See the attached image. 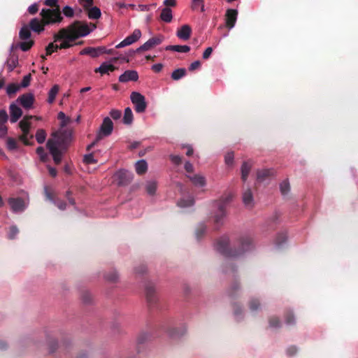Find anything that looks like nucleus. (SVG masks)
<instances>
[{
    "label": "nucleus",
    "mask_w": 358,
    "mask_h": 358,
    "mask_svg": "<svg viewBox=\"0 0 358 358\" xmlns=\"http://www.w3.org/2000/svg\"><path fill=\"white\" fill-rule=\"evenodd\" d=\"M287 234L285 232H282L278 234L276 239H275V243L277 245L280 246L282 243H284L287 240Z\"/></svg>",
    "instance_id": "nucleus-44"
},
{
    "label": "nucleus",
    "mask_w": 358,
    "mask_h": 358,
    "mask_svg": "<svg viewBox=\"0 0 358 358\" xmlns=\"http://www.w3.org/2000/svg\"><path fill=\"white\" fill-rule=\"evenodd\" d=\"M206 230V227L204 224H200L196 231V238L199 239L204 234Z\"/></svg>",
    "instance_id": "nucleus-51"
},
{
    "label": "nucleus",
    "mask_w": 358,
    "mask_h": 358,
    "mask_svg": "<svg viewBox=\"0 0 358 358\" xmlns=\"http://www.w3.org/2000/svg\"><path fill=\"white\" fill-rule=\"evenodd\" d=\"M187 71L185 68H180L174 70L171 73V78L173 80H178L185 76Z\"/></svg>",
    "instance_id": "nucleus-29"
},
{
    "label": "nucleus",
    "mask_w": 358,
    "mask_h": 358,
    "mask_svg": "<svg viewBox=\"0 0 358 358\" xmlns=\"http://www.w3.org/2000/svg\"><path fill=\"white\" fill-rule=\"evenodd\" d=\"M83 162L86 164H94L97 161L94 158L93 154L85 155L83 158Z\"/></svg>",
    "instance_id": "nucleus-47"
},
{
    "label": "nucleus",
    "mask_w": 358,
    "mask_h": 358,
    "mask_svg": "<svg viewBox=\"0 0 358 358\" xmlns=\"http://www.w3.org/2000/svg\"><path fill=\"white\" fill-rule=\"evenodd\" d=\"M241 289L240 283L238 281H234L229 287L227 290V294L230 297H235L238 293V292Z\"/></svg>",
    "instance_id": "nucleus-28"
},
{
    "label": "nucleus",
    "mask_w": 358,
    "mask_h": 358,
    "mask_svg": "<svg viewBox=\"0 0 358 358\" xmlns=\"http://www.w3.org/2000/svg\"><path fill=\"white\" fill-rule=\"evenodd\" d=\"M162 36L152 37L136 49V52L147 51L162 43Z\"/></svg>",
    "instance_id": "nucleus-12"
},
{
    "label": "nucleus",
    "mask_w": 358,
    "mask_h": 358,
    "mask_svg": "<svg viewBox=\"0 0 358 358\" xmlns=\"http://www.w3.org/2000/svg\"><path fill=\"white\" fill-rule=\"evenodd\" d=\"M156 6V3H152L150 5L139 4L138 6V8L141 11H148L150 10L151 8H155Z\"/></svg>",
    "instance_id": "nucleus-58"
},
{
    "label": "nucleus",
    "mask_w": 358,
    "mask_h": 358,
    "mask_svg": "<svg viewBox=\"0 0 358 358\" xmlns=\"http://www.w3.org/2000/svg\"><path fill=\"white\" fill-rule=\"evenodd\" d=\"M34 44V41L30 40L29 41L21 42L19 44V47L22 51H28Z\"/></svg>",
    "instance_id": "nucleus-42"
},
{
    "label": "nucleus",
    "mask_w": 358,
    "mask_h": 358,
    "mask_svg": "<svg viewBox=\"0 0 358 358\" xmlns=\"http://www.w3.org/2000/svg\"><path fill=\"white\" fill-rule=\"evenodd\" d=\"M280 192L283 195H285L289 191V184L287 181H283L280 185Z\"/></svg>",
    "instance_id": "nucleus-49"
},
{
    "label": "nucleus",
    "mask_w": 358,
    "mask_h": 358,
    "mask_svg": "<svg viewBox=\"0 0 358 358\" xmlns=\"http://www.w3.org/2000/svg\"><path fill=\"white\" fill-rule=\"evenodd\" d=\"M237 248H229V239L227 236L219 238L216 243V250L227 257H236L253 248L252 238L247 235L241 236L237 240Z\"/></svg>",
    "instance_id": "nucleus-1"
},
{
    "label": "nucleus",
    "mask_w": 358,
    "mask_h": 358,
    "mask_svg": "<svg viewBox=\"0 0 358 358\" xmlns=\"http://www.w3.org/2000/svg\"><path fill=\"white\" fill-rule=\"evenodd\" d=\"M252 165L253 164L251 160H248L243 163L241 166V179L243 182L246 181Z\"/></svg>",
    "instance_id": "nucleus-20"
},
{
    "label": "nucleus",
    "mask_w": 358,
    "mask_h": 358,
    "mask_svg": "<svg viewBox=\"0 0 358 358\" xmlns=\"http://www.w3.org/2000/svg\"><path fill=\"white\" fill-rule=\"evenodd\" d=\"M284 317L285 320V322L288 325H293L295 324V317L293 312L290 310H287L285 311Z\"/></svg>",
    "instance_id": "nucleus-34"
},
{
    "label": "nucleus",
    "mask_w": 358,
    "mask_h": 358,
    "mask_svg": "<svg viewBox=\"0 0 358 358\" xmlns=\"http://www.w3.org/2000/svg\"><path fill=\"white\" fill-rule=\"evenodd\" d=\"M84 10L87 11V16L91 20H98L101 16V10L96 6L92 7V6Z\"/></svg>",
    "instance_id": "nucleus-21"
},
{
    "label": "nucleus",
    "mask_w": 358,
    "mask_h": 358,
    "mask_svg": "<svg viewBox=\"0 0 358 358\" xmlns=\"http://www.w3.org/2000/svg\"><path fill=\"white\" fill-rule=\"evenodd\" d=\"M149 338V335L147 333L143 332L139 334V336L137 338V343L138 344H142L144 342H145Z\"/></svg>",
    "instance_id": "nucleus-57"
},
{
    "label": "nucleus",
    "mask_w": 358,
    "mask_h": 358,
    "mask_svg": "<svg viewBox=\"0 0 358 358\" xmlns=\"http://www.w3.org/2000/svg\"><path fill=\"white\" fill-rule=\"evenodd\" d=\"M191 182L196 186L203 187L206 185V179L203 176L200 175H194L193 176H188Z\"/></svg>",
    "instance_id": "nucleus-25"
},
{
    "label": "nucleus",
    "mask_w": 358,
    "mask_h": 358,
    "mask_svg": "<svg viewBox=\"0 0 358 358\" xmlns=\"http://www.w3.org/2000/svg\"><path fill=\"white\" fill-rule=\"evenodd\" d=\"M32 118V116H25L19 123V126L22 131V134L20 136V140L23 142L26 145H31L32 143H30L28 138L29 134L30 122L29 120Z\"/></svg>",
    "instance_id": "nucleus-7"
},
{
    "label": "nucleus",
    "mask_w": 358,
    "mask_h": 358,
    "mask_svg": "<svg viewBox=\"0 0 358 358\" xmlns=\"http://www.w3.org/2000/svg\"><path fill=\"white\" fill-rule=\"evenodd\" d=\"M8 120V115L4 110H0V124L5 125L4 124Z\"/></svg>",
    "instance_id": "nucleus-60"
},
{
    "label": "nucleus",
    "mask_w": 358,
    "mask_h": 358,
    "mask_svg": "<svg viewBox=\"0 0 358 358\" xmlns=\"http://www.w3.org/2000/svg\"><path fill=\"white\" fill-rule=\"evenodd\" d=\"M248 306L251 311H256L259 309L261 303L259 299L252 298L248 302Z\"/></svg>",
    "instance_id": "nucleus-35"
},
{
    "label": "nucleus",
    "mask_w": 358,
    "mask_h": 358,
    "mask_svg": "<svg viewBox=\"0 0 358 358\" xmlns=\"http://www.w3.org/2000/svg\"><path fill=\"white\" fill-rule=\"evenodd\" d=\"M80 55H90L92 57H97L99 56V52H97V49H95V48H85L83 49L80 51Z\"/></svg>",
    "instance_id": "nucleus-36"
},
{
    "label": "nucleus",
    "mask_w": 358,
    "mask_h": 358,
    "mask_svg": "<svg viewBox=\"0 0 358 358\" xmlns=\"http://www.w3.org/2000/svg\"><path fill=\"white\" fill-rule=\"evenodd\" d=\"M238 16V11L236 9H228L225 14L226 26L229 29L234 27Z\"/></svg>",
    "instance_id": "nucleus-13"
},
{
    "label": "nucleus",
    "mask_w": 358,
    "mask_h": 358,
    "mask_svg": "<svg viewBox=\"0 0 358 358\" xmlns=\"http://www.w3.org/2000/svg\"><path fill=\"white\" fill-rule=\"evenodd\" d=\"M166 50L176 51V52H188L190 50V47L188 45H168L166 48Z\"/></svg>",
    "instance_id": "nucleus-27"
},
{
    "label": "nucleus",
    "mask_w": 358,
    "mask_h": 358,
    "mask_svg": "<svg viewBox=\"0 0 358 358\" xmlns=\"http://www.w3.org/2000/svg\"><path fill=\"white\" fill-rule=\"evenodd\" d=\"M58 50L57 45L54 44V43H50L45 48L46 55H50L52 52H57Z\"/></svg>",
    "instance_id": "nucleus-46"
},
{
    "label": "nucleus",
    "mask_w": 358,
    "mask_h": 358,
    "mask_svg": "<svg viewBox=\"0 0 358 358\" xmlns=\"http://www.w3.org/2000/svg\"><path fill=\"white\" fill-rule=\"evenodd\" d=\"M42 20L35 17L29 22V29L32 31L41 33L44 30L45 25L59 23L62 21L63 17L61 15V11L59 8L49 9L43 8L40 13Z\"/></svg>",
    "instance_id": "nucleus-3"
},
{
    "label": "nucleus",
    "mask_w": 358,
    "mask_h": 358,
    "mask_svg": "<svg viewBox=\"0 0 358 358\" xmlns=\"http://www.w3.org/2000/svg\"><path fill=\"white\" fill-rule=\"evenodd\" d=\"M171 161L176 165H180L182 163V157L179 155H171Z\"/></svg>",
    "instance_id": "nucleus-59"
},
{
    "label": "nucleus",
    "mask_w": 358,
    "mask_h": 358,
    "mask_svg": "<svg viewBox=\"0 0 358 358\" xmlns=\"http://www.w3.org/2000/svg\"><path fill=\"white\" fill-rule=\"evenodd\" d=\"M234 152H229L225 156V162L227 165H231L233 163L234 160Z\"/></svg>",
    "instance_id": "nucleus-63"
},
{
    "label": "nucleus",
    "mask_w": 358,
    "mask_h": 358,
    "mask_svg": "<svg viewBox=\"0 0 358 358\" xmlns=\"http://www.w3.org/2000/svg\"><path fill=\"white\" fill-rule=\"evenodd\" d=\"M18 64L17 57H11L7 60V67L9 71H13Z\"/></svg>",
    "instance_id": "nucleus-38"
},
{
    "label": "nucleus",
    "mask_w": 358,
    "mask_h": 358,
    "mask_svg": "<svg viewBox=\"0 0 358 358\" xmlns=\"http://www.w3.org/2000/svg\"><path fill=\"white\" fill-rule=\"evenodd\" d=\"M230 200L231 196H227L226 197H222L215 202V206L217 208V211L214 216V223L215 224L216 229L223 224V219L226 216V206Z\"/></svg>",
    "instance_id": "nucleus-5"
},
{
    "label": "nucleus",
    "mask_w": 358,
    "mask_h": 358,
    "mask_svg": "<svg viewBox=\"0 0 358 358\" xmlns=\"http://www.w3.org/2000/svg\"><path fill=\"white\" fill-rule=\"evenodd\" d=\"M10 120L12 123L16 122L22 115V109L15 103L10 106Z\"/></svg>",
    "instance_id": "nucleus-18"
},
{
    "label": "nucleus",
    "mask_w": 358,
    "mask_h": 358,
    "mask_svg": "<svg viewBox=\"0 0 358 358\" xmlns=\"http://www.w3.org/2000/svg\"><path fill=\"white\" fill-rule=\"evenodd\" d=\"M36 153L39 155L41 160L45 162L47 157V154L43 147H38L36 149Z\"/></svg>",
    "instance_id": "nucleus-55"
},
{
    "label": "nucleus",
    "mask_w": 358,
    "mask_h": 358,
    "mask_svg": "<svg viewBox=\"0 0 358 358\" xmlns=\"http://www.w3.org/2000/svg\"><path fill=\"white\" fill-rule=\"evenodd\" d=\"M8 202L11 210L15 213L22 212L25 209L24 201L20 197L9 198Z\"/></svg>",
    "instance_id": "nucleus-11"
},
{
    "label": "nucleus",
    "mask_w": 358,
    "mask_h": 358,
    "mask_svg": "<svg viewBox=\"0 0 358 358\" xmlns=\"http://www.w3.org/2000/svg\"><path fill=\"white\" fill-rule=\"evenodd\" d=\"M157 182L155 181H149L146 185V191L150 195L155 194L157 190Z\"/></svg>",
    "instance_id": "nucleus-39"
},
{
    "label": "nucleus",
    "mask_w": 358,
    "mask_h": 358,
    "mask_svg": "<svg viewBox=\"0 0 358 358\" xmlns=\"http://www.w3.org/2000/svg\"><path fill=\"white\" fill-rule=\"evenodd\" d=\"M53 203L59 209L62 210L66 209V203L64 201L57 198L54 201Z\"/></svg>",
    "instance_id": "nucleus-50"
},
{
    "label": "nucleus",
    "mask_w": 358,
    "mask_h": 358,
    "mask_svg": "<svg viewBox=\"0 0 358 358\" xmlns=\"http://www.w3.org/2000/svg\"><path fill=\"white\" fill-rule=\"evenodd\" d=\"M130 99L132 103L134 105V109L136 113H142L145 111L147 103L143 95L139 92H133L131 94Z\"/></svg>",
    "instance_id": "nucleus-6"
},
{
    "label": "nucleus",
    "mask_w": 358,
    "mask_h": 358,
    "mask_svg": "<svg viewBox=\"0 0 358 358\" xmlns=\"http://www.w3.org/2000/svg\"><path fill=\"white\" fill-rule=\"evenodd\" d=\"M19 233V229L16 226H11L9 229L8 234V238L10 240L15 238L16 236Z\"/></svg>",
    "instance_id": "nucleus-45"
},
{
    "label": "nucleus",
    "mask_w": 358,
    "mask_h": 358,
    "mask_svg": "<svg viewBox=\"0 0 358 358\" xmlns=\"http://www.w3.org/2000/svg\"><path fill=\"white\" fill-rule=\"evenodd\" d=\"M243 201L246 206L252 207L253 206V196L250 188H248L243 192Z\"/></svg>",
    "instance_id": "nucleus-23"
},
{
    "label": "nucleus",
    "mask_w": 358,
    "mask_h": 358,
    "mask_svg": "<svg viewBox=\"0 0 358 358\" xmlns=\"http://www.w3.org/2000/svg\"><path fill=\"white\" fill-rule=\"evenodd\" d=\"M59 90V87L57 85H55L49 91L48 101L50 103L54 102L55 97Z\"/></svg>",
    "instance_id": "nucleus-31"
},
{
    "label": "nucleus",
    "mask_w": 358,
    "mask_h": 358,
    "mask_svg": "<svg viewBox=\"0 0 358 358\" xmlns=\"http://www.w3.org/2000/svg\"><path fill=\"white\" fill-rule=\"evenodd\" d=\"M17 101L20 103L22 106L24 108H30L34 101V96L31 93H26L20 96Z\"/></svg>",
    "instance_id": "nucleus-15"
},
{
    "label": "nucleus",
    "mask_w": 358,
    "mask_h": 358,
    "mask_svg": "<svg viewBox=\"0 0 358 358\" xmlns=\"http://www.w3.org/2000/svg\"><path fill=\"white\" fill-rule=\"evenodd\" d=\"M113 129V123L112 120L108 117H105L100 127L99 132L97 134V141H100L103 136L110 135Z\"/></svg>",
    "instance_id": "nucleus-8"
},
{
    "label": "nucleus",
    "mask_w": 358,
    "mask_h": 358,
    "mask_svg": "<svg viewBox=\"0 0 358 358\" xmlns=\"http://www.w3.org/2000/svg\"><path fill=\"white\" fill-rule=\"evenodd\" d=\"M110 117L115 120H119L121 116H122V113L120 110H117V109H113L110 110Z\"/></svg>",
    "instance_id": "nucleus-56"
},
{
    "label": "nucleus",
    "mask_w": 358,
    "mask_h": 358,
    "mask_svg": "<svg viewBox=\"0 0 358 358\" xmlns=\"http://www.w3.org/2000/svg\"><path fill=\"white\" fill-rule=\"evenodd\" d=\"M81 299L83 303H90L92 301V295L88 292H84L82 294Z\"/></svg>",
    "instance_id": "nucleus-54"
},
{
    "label": "nucleus",
    "mask_w": 358,
    "mask_h": 358,
    "mask_svg": "<svg viewBox=\"0 0 358 358\" xmlns=\"http://www.w3.org/2000/svg\"><path fill=\"white\" fill-rule=\"evenodd\" d=\"M46 136L47 134L45 131L43 129H40L36 131V139L38 143L41 144L45 142Z\"/></svg>",
    "instance_id": "nucleus-37"
},
{
    "label": "nucleus",
    "mask_w": 358,
    "mask_h": 358,
    "mask_svg": "<svg viewBox=\"0 0 358 358\" xmlns=\"http://www.w3.org/2000/svg\"><path fill=\"white\" fill-rule=\"evenodd\" d=\"M117 68L113 64L103 62L101 65L95 70V72H99L101 74H108L109 72L114 71Z\"/></svg>",
    "instance_id": "nucleus-22"
},
{
    "label": "nucleus",
    "mask_w": 358,
    "mask_h": 358,
    "mask_svg": "<svg viewBox=\"0 0 358 358\" xmlns=\"http://www.w3.org/2000/svg\"><path fill=\"white\" fill-rule=\"evenodd\" d=\"M160 19L164 22L169 23L172 21L173 15L171 8L165 7L162 10Z\"/></svg>",
    "instance_id": "nucleus-24"
},
{
    "label": "nucleus",
    "mask_w": 358,
    "mask_h": 358,
    "mask_svg": "<svg viewBox=\"0 0 358 358\" xmlns=\"http://www.w3.org/2000/svg\"><path fill=\"white\" fill-rule=\"evenodd\" d=\"M133 176L132 173L126 170H120L115 174V180L119 186L129 185L131 182Z\"/></svg>",
    "instance_id": "nucleus-9"
},
{
    "label": "nucleus",
    "mask_w": 358,
    "mask_h": 358,
    "mask_svg": "<svg viewBox=\"0 0 358 358\" xmlns=\"http://www.w3.org/2000/svg\"><path fill=\"white\" fill-rule=\"evenodd\" d=\"M20 89V86L16 83H10L6 87V93L9 96H12Z\"/></svg>",
    "instance_id": "nucleus-33"
},
{
    "label": "nucleus",
    "mask_w": 358,
    "mask_h": 358,
    "mask_svg": "<svg viewBox=\"0 0 358 358\" xmlns=\"http://www.w3.org/2000/svg\"><path fill=\"white\" fill-rule=\"evenodd\" d=\"M31 36L30 29L28 26H23L19 33V37L21 40H27Z\"/></svg>",
    "instance_id": "nucleus-32"
},
{
    "label": "nucleus",
    "mask_w": 358,
    "mask_h": 358,
    "mask_svg": "<svg viewBox=\"0 0 358 358\" xmlns=\"http://www.w3.org/2000/svg\"><path fill=\"white\" fill-rule=\"evenodd\" d=\"M138 79V72L134 70L125 71L119 77V81L120 83H127L129 81H137Z\"/></svg>",
    "instance_id": "nucleus-14"
},
{
    "label": "nucleus",
    "mask_w": 358,
    "mask_h": 358,
    "mask_svg": "<svg viewBox=\"0 0 358 358\" xmlns=\"http://www.w3.org/2000/svg\"><path fill=\"white\" fill-rule=\"evenodd\" d=\"M141 36V31L140 29H135L132 34L126 37L122 41L116 45V48H121L137 41Z\"/></svg>",
    "instance_id": "nucleus-10"
},
{
    "label": "nucleus",
    "mask_w": 358,
    "mask_h": 358,
    "mask_svg": "<svg viewBox=\"0 0 358 358\" xmlns=\"http://www.w3.org/2000/svg\"><path fill=\"white\" fill-rule=\"evenodd\" d=\"M63 40L64 41L60 45H57L58 49H66L73 46V44L71 43V42H73V41H69L68 39Z\"/></svg>",
    "instance_id": "nucleus-53"
},
{
    "label": "nucleus",
    "mask_w": 358,
    "mask_h": 358,
    "mask_svg": "<svg viewBox=\"0 0 358 358\" xmlns=\"http://www.w3.org/2000/svg\"><path fill=\"white\" fill-rule=\"evenodd\" d=\"M136 171L138 175L144 174L148 170V164L147 162L143 160H139L136 164Z\"/></svg>",
    "instance_id": "nucleus-26"
},
{
    "label": "nucleus",
    "mask_w": 358,
    "mask_h": 358,
    "mask_svg": "<svg viewBox=\"0 0 358 358\" xmlns=\"http://www.w3.org/2000/svg\"><path fill=\"white\" fill-rule=\"evenodd\" d=\"M107 280L110 282H115L118 278V275L116 271H113L111 273L106 275Z\"/></svg>",
    "instance_id": "nucleus-62"
},
{
    "label": "nucleus",
    "mask_w": 358,
    "mask_h": 358,
    "mask_svg": "<svg viewBox=\"0 0 358 358\" xmlns=\"http://www.w3.org/2000/svg\"><path fill=\"white\" fill-rule=\"evenodd\" d=\"M31 79V74L26 75L25 76L23 77V79L22 80L20 86L22 87H27V86L29 85Z\"/></svg>",
    "instance_id": "nucleus-52"
},
{
    "label": "nucleus",
    "mask_w": 358,
    "mask_h": 358,
    "mask_svg": "<svg viewBox=\"0 0 358 358\" xmlns=\"http://www.w3.org/2000/svg\"><path fill=\"white\" fill-rule=\"evenodd\" d=\"M123 123L125 124H131L133 122V113L129 107H127L124 110L123 116Z\"/></svg>",
    "instance_id": "nucleus-30"
},
{
    "label": "nucleus",
    "mask_w": 358,
    "mask_h": 358,
    "mask_svg": "<svg viewBox=\"0 0 358 358\" xmlns=\"http://www.w3.org/2000/svg\"><path fill=\"white\" fill-rule=\"evenodd\" d=\"M38 10V5L37 3H34L31 5L29 8L28 11L31 15L36 14Z\"/></svg>",
    "instance_id": "nucleus-64"
},
{
    "label": "nucleus",
    "mask_w": 358,
    "mask_h": 358,
    "mask_svg": "<svg viewBox=\"0 0 358 358\" xmlns=\"http://www.w3.org/2000/svg\"><path fill=\"white\" fill-rule=\"evenodd\" d=\"M92 31V29H90L87 22L76 20L66 28L61 29L58 34H55L54 41H57L61 39L76 41L80 37L90 34Z\"/></svg>",
    "instance_id": "nucleus-2"
},
{
    "label": "nucleus",
    "mask_w": 358,
    "mask_h": 358,
    "mask_svg": "<svg viewBox=\"0 0 358 358\" xmlns=\"http://www.w3.org/2000/svg\"><path fill=\"white\" fill-rule=\"evenodd\" d=\"M47 148L53 157L56 164L62 162V156L66 152L67 147L59 140L49 139L47 142Z\"/></svg>",
    "instance_id": "nucleus-4"
},
{
    "label": "nucleus",
    "mask_w": 358,
    "mask_h": 358,
    "mask_svg": "<svg viewBox=\"0 0 358 358\" xmlns=\"http://www.w3.org/2000/svg\"><path fill=\"white\" fill-rule=\"evenodd\" d=\"M193 203H194L193 199H189V200L181 199L178 202L179 206L181 207L191 206L192 205H193Z\"/></svg>",
    "instance_id": "nucleus-61"
},
{
    "label": "nucleus",
    "mask_w": 358,
    "mask_h": 358,
    "mask_svg": "<svg viewBox=\"0 0 358 358\" xmlns=\"http://www.w3.org/2000/svg\"><path fill=\"white\" fill-rule=\"evenodd\" d=\"M58 119L62 121V122H61L62 127L66 126L68 124H69V122L71 121L70 117L66 116V115L63 112H59L58 113Z\"/></svg>",
    "instance_id": "nucleus-43"
},
{
    "label": "nucleus",
    "mask_w": 358,
    "mask_h": 358,
    "mask_svg": "<svg viewBox=\"0 0 358 358\" xmlns=\"http://www.w3.org/2000/svg\"><path fill=\"white\" fill-rule=\"evenodd\" d=\"M62 13L67 17H72L74 15L73 9L69 6H66L63 8Z\"/></svg>",
    "instance_id": "nucleus-48"
},
{
    "label": "nucleus",
    "mask_w": 358,
    "mask_h": 358,
    "mask_svg": "<svg viewBox=\"0 0 358 358\" xmlns=\"http://www.w3.org/2000/svg\"><path fill=\"white\" fill-rule=\"evenodd\" d=\"M192 34V28L188 24L182 25L176 32V36L182 41H187Z\"/></svg>",
    "instance_id": "nucleus-17"
},
{
    "label": "nucleus",
    "mask_w": 358,
    "mask_h": 358,
    "mask_svg": "<svg viewBox=\"0 0 358 358\" xmlns=\"http://www.w3.org/2000/svg\"><path fill=\"white\" fill-rule=\"evenodd\" d=\"M145 296L148 302L150 304L155 303L156 302L157 298L155 296V289L154 284L152 282H148L145 285Z\"/></svg>",
    "instance_id": "nucleus-16"
},
{
    "label": "nucleus",
    "mask_w": 358,
    "mask_h": 358,
    "mask_svg": "<svg viewBox=\"0 0 358 358\" xmlns=\"http://www.w3.org/2000/svg\"><path fill=\"white\" fill-rule=\"evenodd\" d=\"M6 145L8 150H14L17 149L18 148L17 141L15 138L10 137L8 138L6 141Z\"/></svg>",
    "instance_id": "nucleus-41"
},
{
    "label": "nucleus",
    "mask_w": 358,
    "mask_h": 358,
    "mask_svg": "<svg viewBox=\"0 0 358 358\" xmlns=\"http://www.w3.org/2000/svg\"><path fill=\"white\" fill-rule=\"evenodd\" d=\"M268 324L270 327L278 328L281 326V322L279 317L272 316L268 318Z\"/></svg>",
    "instance_id": "nucleus-40"
},
{
    "label": "nucleus",
    "mask_w": 358,
    "mask_h": 358,
    "mask_svg": "<svg viewBox=\"0 0 358 358\" xmlns=\"http://www.w3.org/2000/svg\"><path fill=\"white\" fill-rule=\"evenodd\" d=\"M273 175V169L258 170L257 173V180L258 182H262L269 179Z\"/></svg>",
    "instance_id": "nucleus-19"
}]
</instances>
